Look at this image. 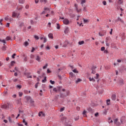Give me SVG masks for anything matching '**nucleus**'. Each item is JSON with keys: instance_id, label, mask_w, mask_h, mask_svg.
<instances>
[{"instance_id": "nucleus-1", "label": "nucleus", "mask_w": 126, "mask_h": 126, "mask_svg": "<svg viewBox=\"0 0 126 126\" xmlns=\"http://www.w3.org/2000/svg\"><path fill=\"white\" fill-rule=\"evenodd\" d=\"M18 16H19V14L15 12H13L12 17H17V18H18Z\"/></svg>"}, {"instance_id": "nucleus-2", "label": "nucleus", "mask_w": 126, "mask_h": 126, "mask_svg": "<svg viewBox=\"0 0 126 126\" xmlns=\"http://www.w3.org/2000/svg\"><path fill=\"white\" fill-rule=\"evenodd\" d=\"M63 23H64L65 25H68V24H69V21L67 19H64L63 20Z\"/></svg>"}, {"instance_id": "nucleus-3", "label": "nucleus", "mask_w": 126, "mask_h": 126, "mask_svg": "<svg viewBox=\"0 0 126 126\" xmlns=\"http://www.w3.org/2000/svg\"><path fill=\"white\" fill-rule=\"evenodd\" d=\"M91 70H92V73H93V74H95V73H96V67L95 66L92 67Z\"/></svg>"}, {"instance_id": "nucleus-4", "label": "nucleus", "mask_w": 126, "mask_h": 126, "mask_svg": "<svg viewBox=\"0 0 126 126\" xmlns=\"http://www.w3.org/2000/svg\"><path fill=\"white\" fill-rule=\"evenodd\" d=\"M74 6L77 12H80V11H81V9H78V6H77V4H75Z\"/></svg>"}, {"instance_id": "nucleus-5", "label": "nucleus", "mask_w": 126, "mask_h": 126, "mask_svg": "<svg viewBox=\"0 0 126 126\" xmlns=\"http://www.w3.org/2000/svg\"><path fill=\"white\" fill-rule=\"evenodd\" d=\"M67 45H68V41L66 40L64 42L63 47V48H65L67 46Z\"/></svg>"}, {"instance_id": "nucleus-6", "label": "nucleus", "mask_w": 126, "mask_h": 126, "mask_svg": "<svg viewBox=\"0 0 126 126\" xmlns=\"http://www.w3.org/2000/svg\"><path fill=\"white\" fill-rule=\"evenodd\" d=\"M25 98H26L27 102H29V101H30V100H31V96H26Z\"/></svg>"}, {"instance_id": "nucleus-7", "label": "nucleus", "mask_w": 126, "mask_h": 126, "mask_svg": "<svg viewBox=\"0 0 126 126\" xmlns=\"http://www.w3.org/2000/svg\"><path fill=\"white\" fill-rule=\"evenodd\" d=\"M69 31V30L68 29V27H66L65 28V30L64 31V33L65 34H67L68 33V31Z\"/></svg>"}, {"instance_id": "nucleus-8", "label": "nucleus", "mask_w": 126, "mask_h": 126, "mask_svg": "<svg viewBox=\"0 0 126 126\" xmlns=\"http://www.w3.org/2000/svg\"><path fill=\"white\" fill-rule=\"evenodd\" d=\"M111 98L113 101H115L116 98H117V96H116V94H112Z\"/></svg>"}, {"instance_id": "nucleus-9", "label": "nucleus", "mask_w": 126, "mask_h": 126, "mask_svg": "<svg viewBox=\"0 0 126 126\" xmlns=\"http://www.w3.org/2000/svg\"><path fill=\"white\" fill-rule=\"evenodd\" d=\"M1 108H2V109H7V108H8L7 105L3 104V105H1Z\"/></svg>"}, {"instance_id": "nucleus-10", "label": "nucleus", "mask_w": 126, "mask_h": 126, "mask_svg": "<svg viewBox=\"0 0 126 126\" xmlns=\"http://www.w3.org/2000/svg\"><path fill=\"white\" fill-rule=\"evenodd\" d=\"M65 97H66V95H65V94L62 93L60 94L61 98H65Z\"/></svg>"}, {"instance_id": "nucleus-11", "label": "nucleus", "mask_w": 126, "mask_h": 126, "mask_svg": "<svg viewBox=\"0 0 126 126\" xmlns=\"http://www.w3.org/2000/svg\"><path fill=\"white\" fill-rule=\"evenodd\" d=\"M35 60L37 62H40V60H41V57H40V56H37L36 58H35Z\"/></svg>"}, {"instance_id": "nucleus-12", "label": "nucleus", "mask_w": 126, "mask_h": 126, "mask_svg": "<svg viewBox=\"0 0 126 126\" xmlns=\"http://www.w3.org/2000/svg\"><path fill=\"white\" fill-rule=\"evenodd\" d=\"M88 111L90 113H93V112H94V111L92 110V108H91V107H89V108H88Z\"/></svg>"}, {"instance_id": "nucleus-13", "label": "nucleus", "mask_w": 126, "mask_h": 126, "mask_svg": "<svg viewBox=\"0 0 126 126\" xmlns=\"http://www.w3.org/2000/svg\"><path fill=\"white\" fill-rule=\"evenodd\" d=\"M48 37L49 38H50V39H53L54 38L52 33H51L48 34Z\"/></svg>"}, {"instance_id": "nucleus-14", "label": "nucleus", "mask_w": 126, "mask_h": 126, "mask_svg": "<svg viewBox=\"0 0 126 126\" xmlns=\"http://www.w3.org/2000/svg\"><path fill=\"white\" fill-rule=\"evenodd\" d=\"M19 2L22 4H23L25 2V0H19Z\"/></svg>"}, {"instance_id": "nucleus-15", "label": "nucleus", "mask_w": 126, "mask_h": 126, "mask_svg": "<svg viewBox=\"0 0 126 126\" xmlns=\"http://www.w3.org/2000/svg\"><path fill=\"white\" fill-rule=\"evenodd\" d=\"M89 79L90 80V81H93V82H95V79H94V78H91V77H90L89 78Z\"/></svg>"}, {"instance_id": "nucleus-16", "label": "nucleus", "mask_w": 126, "mask_h": 126, "mask_svg": "<svg viewBox=\"0 0 126 126\" xmlns=\"http://www.w3.org/2000/svg\"><path fill=\"white\" fill-rule=\"evenodd\" d=\"M118 21H120L121 22V23H124V21L121 18H120V17H118Z\"/></svg>"}, {"instance_id": "nucleus-17", "label": "nucleus", "mask_w": 126, "mask_h": 126, "mask_svg": "<svg viewBox=\"0 0 126 126\" xmlns=\"http://www.w3.org/2000/svg\"><path fill=\"white\" fill-rule=\"evenodd\" d=\"M47 81V77H44V78L43 80H42V82L43 83H45Z\"/></svg>"}, {"instance_id": "nucleus-18", "label": "nucleus", "mask_w": 126, "mask_h": 126, "mask_svg": "<svg viewBox=\"0 0 126 126\" xmlns=\"http://www.w3.org/2000/svg\"><path fill=\"white\" fill-rule=\"evenodd\" d=\"M73 72H74V73H78V71H77V70L76 69V68L74 69L73 70H72Z\"/></svg>"}, {"instance_id": "nucleus-19", "label": "nucleus", "mask_w": 126, "mask_h": 126, "mask_svg": "<svg viewBox=\"0 0 126 126\" xmlns=\"http://www.w3.org/2000/svg\"><path fill=\"white\" fill-rule=\"evenodd\" d=\"M70 94V92H69V91H66L65 96H69Z\"/></svg>"}, {"instance_id": "nucleus-20", "label": "nucleus", "mask_w": 126, "mask_h": 126, "mask_svg": "<svg viewBox=\"0 0 126 126\" xmlns=\"http://www.w3.org/2000/svg\"><path fill=\"white\" fill-rule=\"evenodd\" d=\"M24 46H25V47H27V46H28V45H29V43H28V41H25L24 42Z\"/></svg>"}, {"instance_id": "nucleus-21", "label": "nucleus", "mask_w": 126, "mask_h": 126, "mask_svg": "<svg viewBox=\"0 0 126 126\" xmlns=\"http://www.w3.org/2000/svg\"><path fill=\"white\" fill-rule=\"evenodd\" d=\"M79 45H83L84 44V41H81L78 42Z\"/></svg>"}, {"instance_id": "nucleus-22", "label": "nucleus", "mask_w": 126, "mask_h": 126, "mask_svg": "<svg viewBox=\"0 0 126 126\" xmlns=\"http://www.w3.org/2000/svg\"><path fill=\"white\" fill-rule=\"evenodd\" d=\"M82 115L84 116V117H87L86 111L84 110L82 113Z\"/></svg>"}, {"instance_id": "nucleus-23", "label": "nucleus", "mask_w": 126, "mask_h": 126, "mask_svg": "<svg viewBox=\"0 0 126 126\" xmlns=\"http://www.w3.org/2000/svg\"><path fill=\"white\" fill-rule=\"evenodd\" d=\"M108 123L109 124L113 123V120H111V117L108 118Z\"/></svg>"}, {"instance_id": "nucleus-24", "label": "nucleus", "mask_w": 126, "mask_h": 126, "mask_svg": "<svg viewBox=\"0 0 126 126\" xmlns=\"http://www.w3.org/2000/svg\"><path fill=\"white\" fill-rule=\"evenodd\" d=\"M22 95H23V93H22L21 92H19V97H22Z\"/></svg>"}, {"instance_id": "nucleus-25", "label": "nucleus", "mask_w": 126, "mask_h": 126, "mask_svg": "<svg viewBox=\"0 0 126 126\" xmlns=\"http://www.w3.org/2000/svg\"><path fill=\"white\" fill-rule=\"evenodd\" d=\"M111 101V100H110V99H107L106 100V104L107 105H110V102Z\"/></svg>"}, {"instance_id": "nucleus-26", "label": "nucleus", "mask_w": 126, "mask_h": 126, "mask_svg": "<svg viewBox=\"0 0 126 126\" xmlns=\"http://www.w3.org/2000/svg\"><path fill=\"white\" fill-rule=\"evenodd\" d=\"M40 2H43L44 3H46L47 2V0H40Z\"/></svg>"}, {"instance_id": "nucleus-27", "label": "nucleus", "mask_w": 126, "mask_h": 126, "mask_svg": "<svg viewBox=\"0 0 126 126\" xmlns=\"http://www.w3.org/2000/svg\"><path fill=\"white\" fill-rule=\"evenodd\" d=\"M57 29H58V30L61 29V26H60V24H57Z\"/></svg>"}, {"instance_id": "nucleus-28", "label": "nucleus", "mask_w": 126, "mask_h": 126, "mask_svg": "<svg viewBox=\"0 0 126 126\" xmlns=\"http://www.w3.org/2000/svg\"><path fill=\"white\" fill-rule=\"evenodd\" d=\"M11 38L10 37V36H7L6 37V40L7 41H9V40H11Z\"/></svg>"}, {"instance_id": "nucleus-29", "label": "nucleus", "mask_w": 126, "mask_h": 126, "mask_svg": "<svg viewBox=\"0 0 126 126\" xmlns=\"http://www.w3.org/2000/svg\"><path fill=\"white\" fill-rule=\"evenodd\" d=\"M2 51H6V47L5 46H2L1 48Z\"/></svg>"}, {"instance_id": "nucleus-30", "label": "nucleus", "mask_w": 126, "mask_h": 126, "mask_svg": "<svg viewBox=\"0 0 126 126\" xmlns=\"http://www.w3.org/2000/svg\"><path fill=\"white\" fill-rule=\"evenodd\" d=\"M0 42H2V43H3L4 44H5V39H0Z\"/></svg>"}, {"instance_id": "nucleus-31", "label": "nucleus", "mask_w": 126, "mask_h": 126, "mask_svg": "<svg viewBox=\"0 0 126 126\" xmlns=\"http://www.w3.org/2000/svg\"><path fill=\"white\" fill-rule=\"evenodd\" d=\"M6 95H7V91L4 92L3 93V96H6Z\"/></svg>"}, {"instance_id": "nucleus-32", "label": "nucleus", "mask_w": 126, "mask_h": 126, "mask_svg": "<svg viewBox=\"0 0 126 126\" xmlns=\"http://www.w3.org/2000/svg\"><path fill=\"white\" fill-rule=\"evenodd\" d=\"M80 81H81V79L78 78L77 80L76 81L75 83H78V82H80Z\"/></svg>"}, {"instance_id": "nucleus-33", "label": "nucleus", "mask_w": 126, "mask_h": 126, "mask_svg": "<svg viewBox=\"0 0 126 126\" xmlns=\"http://www.w3.org/2000/svg\"><path fill=\"white\" fill-rule=\"evenodd\" d=\"M34 39H35L36 40H39V36H38V35H34Z\"/></svg>"}, {"instance_id": "nucleus-34", "label": "nucleus", "mask_w": 126, "mask_h": 126, "mask_svg": "<svg viewBox=\"0 0 126 126\" xmlns=\"http://www.w3.org/2000/svg\"><path fill=\"white\" fill-rule=\"evenodd\" d=\"M45 11H50V9L49 8H44Z\"/></svg>"}, {"instance_id": "nucleus-35", "label": "nucleus", "mask_w": 126, "mask_h": 126, "mask_svg": "<svg viewBox=\"0 0 126 126\" xmlns=\"http://www.w3.org/2000/svg\"><path fill=\"white\" fill-rule=\"evenodd\" d=\"M64 109L65 108L64 107H62L60 109V112H63V111H64Z\"/></svg>"}, {"instance_id": "nucleus-36", "label": "nucleus", "mask_w": 126, "mask_h": 126, "mask_svg": "<svg viewBox=\"0 0 126 126\" xmlns=\"http://www.w3.org/2000/svg\"><path fill=\"white\" fill-rule=\"evenodd\" d=\"M74 120H75V121H78V120H79V116H77L76 117H75V118H74Z\"/></svg>"}, {"instance_id": "nucleus-37", "label": "nucleus", "mask_w": 126, "mask_h": 126, "mask_svg": "<svg viewBox=\"0 0 126 126\" xmlns=\"http://www.w3.org/2000/svg\"><path fill=\"white\" fill-rule=\"evenodd\" d=\"M15 63V61H12L11 62V66H13V65Z\"/></svg>"}, {"instance_id": "nucleus-38", "label": "nucleus", "mask_w": 126, "mask_h": 126, "mask_svg": "<svg viewBox=\"0 0 126 126\" xmlns=\"http://www.w3.org/2000/svg\"><path fill=\"white\" fill-rule=\"evenodd\" d=\"M57 88H58V91H61V88H63V87H62V86H59V87H58Z\"/></svg>"}, {"instance_id": "nucleus-39", "label": "nucleus", "mask_w": 126, "mask_h": 126, "mask_svg": "<svg viewBox=\"0 0 126 126\" xmlns=\"http://www.w3.org/2000/svg\"><path fill=\"white\" fill-rule=\"evenodd\" d=\"M53 91H55V92H58V89H57V88H54L53 89Z\"/></svg>"}, {"instance_id": "nucleus-40", "label": "nucleus", "mask_w": 126, "mask_h": 126, "mask_svg": "<svg viewBox=\"0 0 126 126\" xmlns=\"http://www.w3.org/2000/svg\"><path fill=\"white\" fill-rule=\"evenodd\" d=\"M50 82L51 84H55V81H54L52 80H50Z\"/></svg>"}, {"instance_id": "nucleus-41", "label": "nucleus", "mask_w": 126, "mask_h": 126, "mask_svg": "<svg viewBox=\"0 0 126 126\" xmlns=\"http://www.w3.org/2000/svg\"><path fill=\"white\" fill-rule=\"evenodd\" d=\"M118 122V119H115L114 120V124H117Z\"/></svg>"}, {"instance_id": "nucleus-42", "label": "nucleus", "mask_w": 126, "mask_h": 126, "mask_svg": "<svg viewBox=\"0 0 126 126\" xmlns=\"http://www.w3.org/2000/svg\"><path fill=\"white\" fill-rule=\"evenodd\" d=\"M15 56H16V54L15 53H14V54L12 55V59H15Z\"/></svg>"}, {"instance_id": "nucleus-43", "label": "nucleus", "mask_w": 126, "mask_h": 126, "mask_svg": "<svg viewBox=\"0 0 126 126\" xmlns=\"http://www.w3.org/2000/svg\"><path fill=\"white\" fill-rule=\"evenodd\" d=\"M44 40H43V43H46L47 40V38L46 37H44Z\"/></svg>"}, {"instance_id": "nucleus-44", "label": "nucleus", "mask_w": 126, "mask_h": 126, "mask_svg": "<svg viewBox=\"0 0 126 126\" xmlns=\"http://www.w3.org/2000/svg\"><path fill=\"white\" fill-rule=\"evenodd\" d=\"M25 94H28V91L27 90H25L24 91Z\"/></svg>"}, {"instance_id": "nucleus-45", "label": "nucleus", "mask_w": 126, "mask_h": 126, "mask_svg": "<svg viewBox=\"0 0 126 126\" xmlns=\"http://www.w3.org/2000/svg\"><path fill=\"white\" fill-rule=\"evenodd\" d=\"M96 79H98V78H99V74L96 73V77H95Z\"/></svg>"}, {"instance_id": "nucleus-46", "label": "nucleus", "mask_w": 126, "mask_h": 126, "mask_svg": "<svg viewBox=\"0 0 126 126\" xmlns=\"http://www.w3.org/2000/svg\"><path fill=\"white\" fill-rule=\"evenodd\" d=\"M34 55L31 54V55H30V58H32V59H34Z\"/></svg>"}, {"instance_id": "nucleus-47", "label": "nucleus", "mask_w": 126, "mask_h": 126, "mask_svg": "<svg viewBox=\"0 0 126 126\" xmlns=\"http://www.w3.org/2000/svg\"><path fill=\"white\" fill-rule=\"evenodd\" d=\"M102 3L104 5H106L107 4V2L106 1H102Z\"/></svg>"}, {"instance_id": "nucleus-48", "label": "nucleus", "mask_w": 126, "mask_h": 126, "mask_svg": "<svg viewBox=\"0 0 126 126\" xmlns=\"http://www.w3.org/2000/svg\"><path fill=\"white\" fill-rule=\"evenodd\" d=\"M69 74H70V75H71V76L72 77H73V76H74V74H73V73H72V72H70V73H69Z\"/></svg>"}, {"instance_id": "nucleus-49", "label": "nucleus", "mask_w": 126, "mask_h": 126, "mask_svg": "<svg viewBox=\"0 0 126 126\" xmlns=\"http://www.w3.org/2000/svg\"><path fill=\"white\" fill-rule=\"evenodd\" d=\"M9 123H12V120H11V117H9Z\"/></svg>"}, {"instance_id": "nucleus-50", "label": "nucleus", "mask_w": 126, "mask_h": 126, "mask_svg": "<svg viewBox=\"0 0 126 126\" xmlns=\"http://www.w3.org/2000/svg\"><path fill=\"white\" fill-rule=\"evenodd\" d=\"M98 34H99V36H100V37H103V36H104V34L101 33V32H99Z\"/></svg>"}, {"instance_id": "nucleus-51", "label": "nucleus", "mask_w": 126, "mask_h": 126, "mask_svg": "<svg viewBox=\"0 0 126 126\" xmlns=\"http://www.w3.org/2000/svg\"><path fill=\"white\" fill-rule=\"evenodd\" d=\"M101 51H105V47H102L101 48Z\"/></svg>"}, {"instance_id": "nucleus-52", "label": "nucleus", "mask_w": 126, "mask_h": 126, "mask_svg": "<svg viewBox=\"0 0 126 126\" xmlns=\"http://www.w3.org/2000/svg\"><path fill=\"white\" fill-rule=\"evenodd\" d=\"M17 88H19V89H20L21 88V85H17Z\"/></svg>"}, {"instance_id": "nucleus-53", "label": "nucleus", "mask_w": 126, "mask_h": 126, "mask_svg": "<svg viewBox=\"0 0 126 126\" xmlns=\"http://www.w3.org/2000/svg\"><path fill=\"white\" fill-rule=\"evenodd\" d=\"M47 66H48V63H46V65L43 67V69H45Z\"/></svg>"}, {"instance_id": "nucleus-54", "label": "nucleus", "mask_w": 126, "mask_h": 126, "mask_svg": "<svg viewBox=\"0 0 126 126\" xmlns=\"http://www.w3.org/2000/svg\"><path fill=\"white\" fill-rule=\"evenodd\" d=\"M81 3V4H82L83 3H85V0H82Z\"/></svg>"}, {"instance_id": "nucleus-55", "label": "nucleus", "mask_w": 126, "mask_h": 126, "mask_svg": "<svg viewBox=\"0 0 126 126\" xmlns=\"http://www.w3.org/2000/svg\"><path fill=\"white\" fill-rule=\"evenodd\" d=\"M25 8H26V9H28L29 8V5H26Z\"/></svg>"}, {"instance_id": "nucleus-56", "label": "nucleus", "mask_w": 126, "mask_h": 126, "mask_svg": "<svg viewBox=\"0 0 126 126\" xmlns=\"http://www.w3.org/2000/svg\"><path fill=\"white\" fill-rule=\"evenodd\" d=\"M42 114H43V112H39V114H38L39 117H41Z\"/></svg>"}, {"instance_id": "nucleus-57", "label": "nucleus", "mask_w": 126, "mask_h": 126, "mask_svg": "<svg viewBox=\"0 0 126 126\" xmlns=\"http://www.w3.org/2000/svg\"><path fill=\"white\" fill-rule=\"evenodd\" d=\"M30 103H31V104H33V103H34V101H33V100L31 98L30 99Z\"/></svg>"}, {"instance_id": "nucleus-58", "label": "nucleus", "mask_w": 126, "mask_h": 126, "mask_svg": "<svg viewBox=\"0 0 126 126\" xmlns=\"http://www.w3.org/2000/svg\"><path fill=\"white\" fill-rule=\"evenodd\" d=\"M35 51V48L34 47L32 48V50L31 51L32 53H33Z\"/></svg>"}, {"instance_id": "nucleus-59", "label": "nucleus", "mask_w": 126, "mask_h": 126, "mask_svg": "<svg viewBox=\"0 0 126 126\" xmlns=\"http://www.w3.org/2000/svg\"><path fill=\"white\" fill-rule=\"evenodd\" d=\"M115 125H117V126H120L121 125V124L120 123V122H117L116 124H115Z\"/></svg>"}, {"instance_id": "nucleus-60", "label": "nucleus", "mask_w": 126, "mask_h": 126, "mask_svg": "<svg viewBox=\"0 0 126 126\" xmlns=\"http://www.w3.org/2000/svg\"><path fill=\"white\" fill-rule=\"evenodd\" d=\"M12 97H13V98H16V94H13V95H12Z\"/></svg>"}, {"instance_id": "nucleus-61", "label": "nucleus", "mask_w": 126, "mask_h": 126, "mask_svg": "<svg viewBox=\"0 0 126 126\" xmlns=\"http://www.w3.org/2000/svg\"><path fill=\"white\" fill-rule=\"evenodd\" d=\"M47 73H50L51 72V70H50V69H47Z\"/></svg>"}, {"instance_id": "nucleus-62", "label": "nucleus", "mask_w": 126, "mask_h": 126, "mask_svg": "<svg viewBox=\"0 0 126 126\" xmlns=\"http://www.w3.org/2000/svg\"><path fill=\"white\" fill-rule=\"evenodd\" d=\"M4 19H5V20H6V21H7V20H8V16H7V17H5V18H4Z\"/></svg>"}, {"instance_id": "nucleus-63", "label": "nucleus", "mask_w": 126, "mask_h": 126, "mask_svg": "<svg viewBox=\"0 0 126 126\" xmlns=\"http://www.w3.org/2000/svg\"><path fill=\"white\" fill-rule=\"evenodd\" d=\"M6 27H9V23H7L6 25Z\"/></svg>"}, {"instance_id": "nucleus-64", "label": "nucleus", "mask_w": 126, "mask_h": 126, "mask_svg": "<svg viewBox=\"0 0 126 126\" xmlns=\"http://www.w3.org/2000/svg\"><path fill=\"white\" fill-rule=\"evenodd\" d=\"M17 125H18V126H23V125L20 124L19 123H17Z\"/></svg>"}]
</instances>
